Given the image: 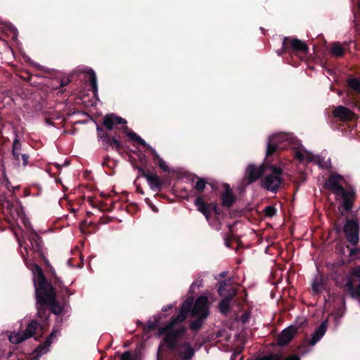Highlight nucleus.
<instances>
[{
  "mask_svg": "<svg viewBox=\"0 0 360 360\" xmlns=\"http://www.w3.org/2000/svg\"><path fill=\"white\" fill-rule=\"evenodd\" d=\"M34 281L36 288L37 314L43 317L44 304L50 305L51 311L56 314L62 311V307L55 301L56 293L51 284L47 283L42 269L38 265H33L32 268Z\"/></svg>",
  "mask_w": 360,
  "mask_h": 360,
  "instance_id": "f257e3e1",
  "label": "nucleus"
},
{
  "mask_svg": "<svg viewBox=\"0 0 360 360\" xmlns=\"http://www.w3.org/2000/svg\"><path fill=\"white\" fill-rule=\"evenodd\" d=\"M193 297H188L182 304L178 316L173 319L171 322L164 328H160V335L166 333L165 341L169 347H174L175 340L184 330L182 327H176L178 323L183 321L186 318L193 304Z\"/></svg>",
  "mask_w": 360,
  "mask_h": 360,
  "instance_id": "f03ea898",
  "label": "nucleus"
},
{
  "mask_svg": "<svg viewBox=\"0 0 360 360\" xmlns=\"http://www.w3.org/2000/svg\"><path fill=\"white\" fill-rule=\"evenodd\" d=\"M191 315L199 318V320L191 324L193 329H197L200 326V321L206 319L208 316L207 298L206 297L201 296L196 300L191 311Z\"/></svg>",
  "mask_w": 360,
  "mask_h": 360,
  "instance_id": "7ed1b4c3",
  "label": "nucleus"
},
{
  "mask_svg": "<svg viewBox=\"0 0 360 360\" xmlns=\"http://www.w3.org/2000/svg\"><path fill=\"white\" fill-rule=\"evenodd\" d=\"M218 292L224 297L219 304V309L221 313L225 314L229 311L230 300L235 295L236 292L227 281H224L219 284Z\"/></svg>",
  "mask_w": 360,
  "mask_h": 360,
  "instance_id": "20e7f679",
  "label": "nucleus"
},
{
  "mask_svg": "<svg viewBox=\"0 0 360 360\" xmlns=\"http://www.w3.org/2000/svg\"><path fill=\"white\" fill-rule=\"evenodd\" d=\"M38 328V323L35 321H33L29 324V326L24 332L11 333L8 337L9 340L13 344L20 343L21 342L32 337L34 334L35 331Z\"/></svg>",
  "mask_w": 360,
  "mask_h": 360,
  "instance_id": "39448f33",
  "label": "nucleus"
},
{
  "mask_svg": "<svg viewBox=\"0 0 360 360\" xmlns=\"http://www.w3.org/2000/svg\"><path fill=\"white\" fill-rule=\"evenodd\" d=\"M127 136L132 140L136 141L139 144L148 148L152 153L153 158L158 160L159 167L164 171L168 170L166 162L160 157L156 150L148 145L143 139L134 132H128Z\"/></svg>",
  "mask_w": 360,
  "mask_h": 360,
  "instance_id": "423d86ee",
  "label": "nucleus"
},
{
  "mask_svg": "<svg viewBox=\"0 0 360 360\" xmlns=\"http://www.w3.org/2000/svg\"><path fill=\"white\" fill-rule=\"evenodd\" d=\"M126 123L127 122L125 120L112 114L107 115L103 120L104 126L109 130H112L116 124Z\"/></svg>",
  "mask_w": 360,
  "mask_h": 360,
  "instance_id": "0eeeda50",
  "label": "nucleus"
},
{
  "mask_svg": "<svg viewBox=\"0 0 360 360\" xmlns=\"http://www.w3.org/2000/svg\"><path fill=\"white\" fill-rule=\"evenodd\" d=\"M143 176L146 179L150 188L154 191H158L161 188V182L159 177L155 174L150 173L144 174Z\"/></svg>",
  "mask_w": 360,
  "mask_h": 360,
  "instance_id": "6e6552de",
  "label": "nucleus"
},
{
  "mask_svg": "<svg viewBox=\"0 0 360 360\" xmlns=\"http://www.w3.org/2000/svg\"><path fill=\"white\" fill-rule=\"evenodd\" d=\"M195 205L197 207V209L199 212L202 213L207 219H209L210 214V207L209 205L203 200L202 197H198L195 201Z\"/></svg>",
  "mask_w": 360,
  "mask_h": 360,
  "instance_id": "1a4fd4ad",
  "label": "nucleus"
},
{
  "mask_svg": "<svg viewBox=\"0 0 360 360\" xmlns=\"http://www.w3.org/2000/svg\"><path fill=\"white\" fill-rule=\"evenodd\" d=\"M224 187L225 193L222 196V203L224 206L230 207L234 201V198L229 186L227 184H225Z\"/></svg>",
  "mask_w": 360,
  "mask_h": 360,
  "instance_id": "9d476101",
  "label": "nucleus"
},
{
  "mask_svg": "<svg viewBox=\"0 0 360 360\" xmlns=\"http://www.w3.org/2000/svg\"><path fill=\"white\" fill-rule=\"evenodd\" d=\"M56 333L52 332L50 335L49 338L46 339V342L43 345H39L37 349H36V352L37 353H39L41 354H44L49 351V348L51 346V340L53 338H56Z\"/></svg>",
  "mask_w": 360,
  "mask_h": 360,
  "instance_id": "9b49d317",
  "label": "nucleus"
},
{
  "mask_svg": "<svg viewBox=\"0 0 360 360\" xmlns=\"http://www.w3.org/2000/svg\"><path fill=\"white\" fill-rule=\"evenodd\" d=\"M179 355L184 359H189L193 355V350L188 344L185 343L180 349Z\"/></svg>",
  "mask_w": 360,
  "mask_h": 360,
  "instance_id": "f8f14e48",
  "label": "nucleus"
},
{
  "mask_svg": "<svg viewBox=\"0 0 360 360\" xmlns=\"http://www.w3.org/2000/svg\"><path fill=\"white\" fill-rule=\"evenodd\" d=\"M89 75H90V82H91V86L94 89V92L96 93L98 90L96 74L93 70H91L89 72Z\"/></svg>",
  "mask_w": 360,
  "mask_h": 360,
  "instance_id": "ddd939ff",
  "label": "nucleus"
},
{
  "mask_svg": "<svg viewBox=\"0 0 360 360\" xmlns=\"http://www.w3.org/2000/svg\"><path fill=\"white\" fill-rule=\"evenodd\" d=\"M205 185H206V183L203 179H202L200 178H198L197 181L195 184V190H197L198 191H202L204 190V188H205Z\"/></svg>",
  "mask_w": 360,
  "mask_h": 360,
  "instance_id": "4468645a",
  "label": "nucleus"
},
{
  "mask_svg": "<svg viewBox=\"0 0 360 360\" xmlns=\"http://www.w3.org/2000/svg\"><path fill=\"white\" fill-rule=\"evenodd\" d=\"M105 141L110 145H114L117 148H119L121 146L120 142L114 137H106Z\"/></svg>",
  "mask_w": 360,
  "mask_h": 360,
  "instance_id": "2eb2a0df",
  "label": "nucleus"
},
{
  "mask_svg": "<svg viewBox=\"0 0 360 360\" xmlns=\"http://www.w3.org/2000/svg\"><path fill=\"white\" fill-rule=\"evenodd\" d=\"M20 147H21L20 143L19 142V141L17 139H15L13 141V150L20 151Z\"/></svg>",
  "mask_w": 360,
  "mask_h": 360,
  "instance_id": "dca6fc26",
  "label": "nucleus"
},
{
  "mask_svg": "<svg viewBox=\"0 0 360 360\" xmlns=\"http://www.w3.org/2000/svg\"><path fill=\"white\" fill-rule=\"evenodd\" d=\"M121 360H131L129 352H124L121 357Z\"/></svg>",
  "mask_w": 360,
  "mask_h": 360,
  "instance_id": "f3484780",
  "label": "nucleus"
},
{
  "mask_svg": "<svg viewBox=\"0 0 360 360\" xmlns=\"http://www.w3.org/2000/svg\"><path fill=\"white\" fill-rule=\"evenodd\" d=\"M13 155L15 157V158L16 159V160L18 161L19 156H20L19 150H13Z\"/></svg>",
  "mask_w": 360,
  "mask_h": 360,
  "instance_id": "a211bd4d",
  "label": "nucleus"
},
{
  "mask_svg": "<svg viewBox=\"0 0 360 360\" xmlns=\"http://www.w3.org/2000/svg\"><path fill=\"white\" fill-rule=\"evenodd\" d=\"M22 158L24 165H26L27 164V159H28L27 155L25 154H23V155H22Z\"/></svg>",
  "mask_w": 360,
  "mask_h": 360,
  "instance_id": "6ab92c4d",
  "label": "nucleus"
},
{
  "mask_svg": "<svg viewBox=\"0 0 360 360\" xmlns=\"http://www.w3.org/2000/svg\"><path fill=\"white\" fill-rule=\"evenodd\" d=\"M238 355H239V354L236 352L234 354V358H236Z\"/></svg>",
  "mask_w": 360,
  "mask_h": 360,
  "instance_id": "aec40b11",
  "label": "nucleus"
},
{
  "mask_svg": "<svg viewBox=\"0 0 360 360\" xmlns=\"http://www.w3.org/2000/svg\"><path fill=\"white\" fill-rule=\"evenodd\" d=\"M10 206H11L10 202H7V207H8V208H9V207H10Z\"/></svg>",
  "mask_w": 360,
  "mask_h": 360,
  "instance_id": "412c9836",
  "label": "nucleus"
},
{
  "mask_svg": "<svg viewBox=\"0 0 360 360\" xmlns=\"http://www.w3.org/2000/svg\"><path fill=\"white\" fill-rule=\"evenodd\" d=\"M68 82H63L62 86H64L65 84H67Z\"/></svg>",
  "mask_w": 360,
  "mask_h": 360,
  "instance_id": "4be33fe9",
  "label": "nucleus"
},
{
  "mask_svg": "<svg viewBox=\"0 0 360 360\" xmlns=\"http://www.w3.org/2000/svg\"><path fill=\"white\" fill-rule=\"evenodd\" d=\"M68 82H63L62 86H64L65 84H67Z\"/></svg>",
  "mask_w": 360,
  "mask_h": 360,
  "instance_id": "5701e85b",
  "label": "nucleus"
},
{
  "mask_svg": "<svg viewBox=\"0 0 360 360\" xmlns=\"http://www.w3.org/2000/svg\"><path fill=\"white\" fill-rule=\"evenodd\" d=\"M68 82H63L62 86H64L65 84H67Z\"/></svg>",
  "mask_w": 360,
  "mask_h": 360,
  "instance_id": "b1692460",
  "label": "nucleus"
},
{
  "mask_svg": "<svg viewBox=\"0 0 360 360\" xmlns=\"http://www.w3.org/2000/svg\"><path fill=\"white\" fill-rule=\"evenodd\" d=\"M157 360H160V359H159V354H158Z\"/></svg>",
  "mask_w": 360,
  "mask_h": 360,
  "instance_id": "393cba45",
  "label": "nucleus"
}]
</instances>
